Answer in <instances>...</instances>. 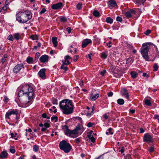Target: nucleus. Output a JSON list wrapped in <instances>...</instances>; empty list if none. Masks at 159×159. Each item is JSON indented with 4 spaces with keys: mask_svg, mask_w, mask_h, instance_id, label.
Segmentation results:
<instances>
[{
    "mask_svg": "<svg viewBox=\"0 0 159 159\" xmlns=\"http://www.w3.org/2000/svg\"><path fill=\"white\" fill-rule=\"evenodd\" d=\"M17 134V133H16L15 134H15H14L12 133H11V138H14V137H15L16 136Z\"/></svg>",
    "mask_w": 159,
    "mask_h": 159,
    "instance_id": "58",
    "label": "nucleus"
},
{
    "mask_svg": "<svg viewBox=\"0 0 159 159\" xmlns=\"http://www.w3.org/2000/svg\"><path fill=\"white\" fill-rule=\"evenodd\" d=\"M63 129L66 135L71 137H74L73 135L78 134V132H77L75 129L72 130H70L68 129V127L66 125H65L63 126Z\"/></svg>",
    "mask_w": 159,
    "mask_h": 159,
    "instance_id": "5",
    "label": "nucleus"
},
{
    "mask_svg": "<svg viewBox=\"0 0 159 159\" xmlns=\"http://www.w3.org/2000/svg\"><path fill=\"white\" fill-rule=\"evenodd\" d=\"M60 108L62 110L63 113L69 115L72 113L74 109V105L71 100L66 99L61 101L60 103Z\"/></svg>",
    "mask_w": 159,
    "mask_h": 159,
    "instance_id": "1",
    "label": "nucleus"
},
{
    "mask_svg": "<svg viewBox=\"0 0 159 159\" xmlns=\"http://www.w3.org/2000/svg\"><path fill=\"white\" fill-rule=\"evenodd\" d=\"M44 126L45 128H48L50 126V125L47 123L44 124Z\"/></svg>",
    "mask_w": 159,
    "mask_h": 159,
    "instance_id": "55",
    "label": "nucleus"
},
{
    "mask_svg": "<svg viewBox=\"0 0 159 159\" xmlns=\"http://www.w3.org/2000/svg\"><path fill=\"white\" fill-rule=\"evenodd\" d=\"M59 147L61 149L63 150L66 153L70 152L72 148L70 144L65 140H63L60 142Z\"/></svg>",
    "mask_w": 159,
    "mask_h": 159,
    "instance_id": "4",
    "label": "nucleus"
},
{
    "mask_svg": "<svg viewBox=\"0 0 159 159\" xmlns=\"http://www.w3.org/2000/svg\"><path fill=\"white\" fill-rule=\"evenodd\" d=\"M14 38L16 40H19L20 38V34L19 33H15L13 35Z\"/></svg>",
    "mask_w": 159,
    "mask_h": 159,
    "instance_id": "21",
    "label": "nucleus"
},
{
    "mask_svg": "<svg viewBox=\"0 0 159 159\" xmlns=\"http://www.w3.org/2000/svg\"><path fill=\"white\" fill-rule=\"evenodd\" d=\"M46 11V9L44 8H43L42 10L40 12V13L42 14L43 13H44Z\"/></svg>",
    "mask_w": 159,
    "mask_h": 159,
    "instance_id": "56",
    "label": "nucleus"
},
{
    "mask_svg": "<svg viewBox=\"0 0 159 159\" xmlns=\"http://www.w3.org/2000/svg\"><path fill=\"white\" fill-rule=\"evenodd\" d=\"M121 95L125 97L127 99H129V95L127 90L125 89H122L121 90Z\"/></svg>",
    "mask_w": 159,
    "mask_h": 159,
    "instance_id": "11",
    "label": "nucleus"
},
{
    "mask_svg": "<svg viewBox=\"0 0 159 159\" xmlns=\"http://www.w3.org/2000/svg\"><path fill=\"white\" fill-rule=\"evenodd\" d=\"M91 141L93 142V143H94L95 142V139H94V137L92 138L91 139H90Z\"/></svg>",
    "mask_w": 159,
    "mask_h": 159,
    "instance_id": "62",
    "label": "nucleus"
},
{
    "mask_svg": "<svg viewBox=\"0 0 159 159\" xmlns=\"http://www.w3.org/2000/svg\"><path fill=\"white\" fill-rule=\"evenodd\" d=\"M10 151L11 153H14L15 152V150L12 147H11L10 149Z\"/></svg>",
    "mask_w": 159,
    "mask_h": 159,
    "instance_id": "44",
    "label": "nucleus"
},
{
    "mask_svg": "<svg viewBox=\"0 0 159 159\" xmlns=\"http://www.w3.org/2000/svg\"><path fill=\"white\" fill-rule=\"evenodd\" d=\"M131 77L133 78L134 79L136 77L137 74L136 72L133 71L131 73Z\"/></svg>",
    "mask_w": 159,
    "mask_h": 159,
    "instance_id": "26",
    "label": "nucleus"
},
{
    "mask_svg": "<svg viewBox=\"0 0 159 159\" xmlns=\"http://www.w3.org/2000/svg\"><path fill=\"white\" fill-rule=\"evenodd\" d=\"M7 153L6 151L2 152L0 154V158H4L7 157Z\"/></svg>",
    "mask_w": 159,
    "mask_h": 159,
    "instance_id": "18",
    "label": "nucleus"
},
{
    "mask_svg": "<svg viewBox=\"0 0 159 159\" xmlns=\"http://www.w3.org/2000/svg\"><path fill=\"white\" fill-rule=\"evenodd\" d=\"M76 7L79 10L81 9L82 7V4L79 3L77 4L76 6Z\"/></svg>",
    "mask_w": 159,
    "mask_h": 159,
    "instance_id": "50",
    "label": "nucleus"
},
{
    "mask_svg": "<svg viewBox=\"0 0 159 159\" xmlns=\"http://www.w3.org/2000/svg\"><path fill=\"white\" fill-rule=\"evenodd\" d=\"M78 56L76 55L74 57L73 60V61L75 62L77 60L78 58Z\"/></svg>",
    "mask_w": 159,
    "mask_h": 159,
    "instance_id": "48",
    "label": "nucleus"
},
{
    "mask_svg": "<svg viewBox=\"0 0 159 159\" xmlns=\"http://www.w3.org/2000/svg\"><path fill=\"white\" fill-rule=\"evenodd\" d=\"M30 13V11L27 12H20L16 15V20L20 23H25L31 18Z\"/></svg>",
    "mask_w": 159,
    "mask_h": 159,
    "instance_id": "3",
    "label": "nucleus"
},
{
    "mask_svg": "<svg viewBox=\"0 0 159 159\" xmlns=\"http://www.w3.org/2000/svg\"><path fill=\"white\" fill-rule=\"evenodd\" d=\"M30 38L34 40L37 39L38 37L37 35H32L30 36Z\"/></svg>",
    "mask_w": 159,
    "mask_h": 159,
    "instance_id": "46",
    "label": "nucleus"
},
{
    "mask_svg": "<svg viewBox=\"0 0 159 159\" xmlns=\"http://www.w3.org/2000/svg\"><path fill=\"white\" fill-rule=\"evenodd\" d=\"M27 62L29 64L32 63L33 62V58L32 57H28L27 58Z\"/></svg>",
    "mask_w": 159,
    "mask_h": 159,
    "instance_id": "22",
    "label": "nucleus"
},
{
    "mask_svg": "<svg viewBox=\"0 0 159 159\" xmlns=\"http://www.w3.org/2000/svg\"><path fill=\"white\" fill-rule=\"evenodd\" d=\"M153 46L156 47L155 45L151 43H145L142 44L140 49V52L142 56L145 61H149V58L148 55V52L150 48L151 47H152Z\"/></svg>",
    "mask_w": 159,
    "mask_h": 159,
    "instance_id": "2",
    "label": "nucleus"
},
{
    "mask_svg": "<svg viewBox=\"0 0 159 159\" xmlns=\"http://www.w3.org/2000/svg\"><path fill=\"white\" fill-rule=\"evenodd\" d=\"M93 14L94 16L98 17L99 16L100 13L97 10H94L93 13Z\"/></svg>",
    "mask_w": 159,
    "mask_h": 159,
    "instance_id": "28",
    "label": "nucleus"
},
{
    "mask_svg": "<svg viewBox=\"0 0 159 159\" xmlns=\"http://www.w3.org/2000/svg\"><path fill=\"white\" fill-rule=\"evenodd\" d=\"M145 103L146 105L148 106H150L151 105V103L150 100L148 99H146L145 100Z\"/></svg>",
    "mask_w": 159,
    "mask_h": 159,
    "instance_id": "33",
    "label": "nucleus"
},
{
    "mask_svg": "<svg viewBox=\"0 0 159 159\" xmlns=\"http://www.w3.org/2000/svg\"><path fill=\"white\" fill-rule=\"evenodd\" d=\"M67 30L68 33L69 34L71 32V28L70 27H68L67 28Z\"/></svg>",
    "mask_w": 159,
    "mask_h": 159,
    "instance_id": "60",
    "label": "nucleus"
},
{
    "mask_svg": "<svg viewBox=\"0 0 159 159\" xmlns=\"http://www.w3.org/2000/svg\"><path fill=\"white\" fill-rule=\"evenodd\" d=\"M7 54H5L4 55L3 57H2V64H3L5 62L6 60V58H7Z\"/></svg>",
    "mask_w": 159,
    "mask_h": 159,
    "instance_id": "29",
    "label": "nucleus"
},
{
    "mask_svg": "<svg viewBox=\"0 0 159 159\" xmlns=\"http://www.w3.org/2000/svg\"><path fill=\"white\" fill-rule=\"evenodd\" d=\"M8 40H9L11 41H13V36L12 35H9L7 38Z\"/></svg>",
    "mask_w": 159,
    "mask_h": 159,
    "instance_id": "41",
    "label": "nucleus"
},
{
    "mask_svg": "<svg viewBox=\"0 0 159 159\" xmlns=\"http://www.w3.org/2000/svg\"><path fill=\"white\" fill-rule=\"evenodd\" d=\"M150 152H153L154 150V147H151L148 149Z\"/></svg>",
    "mask_w": 159,
    "mask_h": 159,
    "instance_id": "54",
    "label": "nucleus"
},
{
    "mask_svg": "<svg viewBox=\"0 0 159 159\" xmlns=\"http://www.w3.org/2000/svg\"><path fill=\"white\" fill-rule=\"evenodd\" d=\"M92 42V40L89 39H85L82 42V47L84 48L87 45Z\"/></svg>",
    "mask_w": 159,
    "mask_h": 159,
    "instance_id": "10",
    "label": "nucleus"
},
{
    "mask_svg": "<svg viewBox=\"0 0 159 159\" xmlns=\"http://www.w3.org/2000/svg\"><path fill=\"white\" fill-rule=\"evenodd\" d=\"M31 89V88L29 87L28 86H24L23 87L22 89V90H20L18 93V96L19 97L22 96L24 94L25 95V93H27V91L29 89Z\"/></svg>",
    "mask_w": 159,
    "mask_h": 159,
    "instance_id": "7",
    "label": "nucleus"
},
{
    "mask_svg": "<svg viewBox=\"0 0 159 159\" xmlns=\"http://www.w3.org/2000/svg\"><path fill=\"white\" fill-rule=\"evenodd\" d=\"M116 20L118 21L121 22L122 21V19L121 17L118 16L116 17Z\"/></svg>",
    "mask_w": 159,
    "mask_h": 159,
    "instance_id": "45",
    "label": "nucleus"
},
{
    "mask_svg": "<svg viewBox=\"0 0 159 159\" xmlns=\"http://www.w3.org/2000/svg\"><path fill=\"white\" fill-rule=\"evenodd\" d=\"M113 95V93L112 92H111L108 93L107 95L108 97H111Z\"/></svg>",
    "mask_w": 159,
    "mask_h": 159,
    "instance_id": "57",
    "label": "nucleus"
},
{
    "mask_svg": "<svg viewBox=\"0 0 159 159\" xmlns=\"http://www.w3.org/2000/svg\"><path fill=\"white\" fill-rule=\"evenodd\" d=\"M57 38L56 37H53L52 38V41L54 47H56L57 45Z\"/></svg>",
    "mask_w": 159,
    "mask_h": 159,
    "instance_id": "17",
    "label": "nucleus"
},
{
    "mask_svg": "<svg viewBox=\"0 0 159 159\" xmlns=\"http://www.w3.org/2000/svg\"><path fill=\"white\" fill-rule=\"evenodd\" d=\"M64 65L65 64H64L63 65H62L61 67V69L64 70H65V71H66V70H67L68 69V67L67 66H65Z\"/></svg>",
    "mask_w": 159,
    "mask_h": 159,
    "instance_id": "38",
    "label": "nucleus"
},
{
    "mask_svg": "<svg viewBox=\"0 0 159 159\" xmlns=\"http://www.w3.org/2000/svg\"><path fill=\"white\" fill-rule=\"evenodd\" d=\"M99 95L98 93L96 94L91 93L90 97V99L92 101H95L99 97Z\"/></svg>",
    "mask_w": 159,
    "mask_h": 159,
    "instance_id": "15",
    "label": "nucleus"
},
{
    "mask_svg": "<svg viewBox=\"0 0 159 159\" xmlns=\"http://www.w3.org/2000/svg\"><path fill=\"white\" fill-rule=\"evenodd\" d=\"M152 136L148 134H145L144 136L143 140L144 142L147 143L151 142L153 141Z\"/></svg>",
    "mask_w": 159,
    "mask_h": 159,
    "instance_id": "9",
    "label": "nucleus"
},
{
    "mask_svg": "<svg viewBox=\"0 0 159 159\" xmlns=\"http://www.w3.org/2000/svg\"><path fill=\"white\" fill-rule=\"evenodd\" d=\"M94 106H93V107H92V110L91 112L90 113H88L87 114V115L88 116H90V115H92L93 113V112L94 111Z\"/></svg>",
    "mask_w": 159,
    "mask_h": 159,
    "instance_id": "43",
    "label": "nucleus"
},
{
    "mask_svg": "<svg viewBox=\"0 0 159 159\" xmlns=\"http://www.w3.org/2000/svg\"><path fill=\"white\" fill-rule=\"evenodd\" d=\"M101 57L103 59H106L107 56V52L105 51L102 52L101 53Z\"/></svg>",
    "mask_w": 159,
    "mask_h": 159,
    "instance_id": "19",
    "label": "nucleus"
},
{
    "mask_svg": "<svg viewBox=\"0 0 159 159\" xmlns=\"http://www.w3.org/2000/svg\"><path fill=\"white\" fill-rule=\"evenodd\" d=\"M106 21L107 23L110 24L112 23L113 22V19L110 17H107L106 18Z\"/></svg>",
    "mask_w": 159,
    "mask_h": 159,
    "instance_id": "24",
    "label": "nucleus"
},
{
    "mask_svg": "<svg viewBox=\"0 0 159 159\" xmlns=\"http://www.w3.org/2000/svg\"><path fill=\"white\" fill-rule=\"evenodd\" d=\"M39 149V146L36 145H34L33 147V150L35 152H37Z\"/></svg>",
    "mask_w": 159,
    "mask_h": 159,
    "instance_id": "36",
    "label": "nucleus"
},
{
    "mask_svg": "<svg viewBox=\"0 0 159 159\" xmlns=\"http://www.w3.org/2000/svg\"><path fill=\"white\" fill-rule=\"evenodd\" d=\"M93 123L91 122H89L87 124V126L88 127H90L92 126Z\"/></svg>",
    "mask_w": 159,
    "mask_h": 159,
    "instance_id": "59",
    "label": "nucleus"
},
{
    "mask_svg": "<svg viewBox=\"0 0 159 159\" xmlns=\"http://www.w3.org/2000/svg\"><path fill=\"white\" fill-rule=\"evenodd\" d=\"M39 59L41 62L45 63L48 61V56L46 55H43L40 57Z\"/></svg>",
    "mask_w": 159,
    "mask_h": 159,
    "instance_id": "14",
    "label": "nucleus"
},
{
    "mask_svg": "<svg viewBox=\"0 0 159 159\" xmlns=\"http://www.w3.org/2000/svg\"><path fill=\"white\" fill-rule=\"evenodd\" d=\"M3 100L5 102L7 103L8 102V98L7 96H5L4 97V99Z\"/></svg>",
    "mask_w": 159,
    "mask_h": 159,
    "instance_id": "52",
    "label": "nucleus"
},
{
    "mask_svg": "<svg viewBox=\"0 0 159 159\" xmlns=\"http://www.w3.org/2000/svg\"><path fill=\"white\" fill-rule=\"evenodd\" d=\"M70 64V62L68 60V59H66V58H65V61L64 62V64L66 65H68Z\"/></svg>",
    "mask_w": 159,
    "mask_h": 159,
    "instance_id": "47",
    "label": "nucleus"
},
{
    "mask_svg": "<svg viewBox=\"0 0 159 159\" xmlns=\"http://www.w3.org/2000/svg\"><path fill=\"white\" fill-rule=\"evenodd\" d=\"M52 103L53 104H57V100L54 98H52Z\"/></svg>",
    "mask_w": 159,
    "mask_h": 159,
    "instance_id": "32",
    "label": "nucleus"
},
{
    "mask_svg": "<svg viewBox=\"0 0 159 159\" xmlns=\"http://www.w3.org/2000/svg\"><path fill=\"white\" fill-rule=\"evenodd\" d=\"M112 129H112L111 128H109L107 130V131H108V132L107 131L106 133V134H107V135H108V134H110L111 135L113 134V132H111V130Z\"/></svg>",
    "mask_w": 159,
    "mask_h": 159,
    "instance_id": "25",
    "label": "nucleus"
},
{
    "mask_svg": "<svg viewBox=\"0 0 159 159\" xmlns=\"http://www.w3.org/2000/svg\"><path fill=\"white\" fill-rule=\"evenodd\" d=\"M60 20L61 21L65 22L67 21V18L61 16L60 18Z\"/></svg>",
    "mask_w": 159,
    "mask_h": 159,
    "instance_id": "31",
    "label": "nucleus"
},
{
    "mask_svg": "<svg viewBox=\"0 0 159 159\" xmlns=\"http://www.w3.org/2000/svg\"><path fill=\"white\" fill-rule=\"evenodd\" d=\"M1 9L3 11V13H5V11L7 9V7L6 6H4L1 8Z\"/></svg>",
    "mask_w": 159,
    "mask_h": 159,
    "instance_id": "53",
    "label": "nucleus"
},
{
    "mask_svg": "<svg viewBox=\"0 0 159 159\" xmlns=\"http://www.w3.org/2000/svg\"><path fill=\"white\" fill-rule=\"evenodd\" d=\"M11 113L10 111V112H7L6 115V119H10L9 116H11Z\"/></svg>",
    "mask_w": 159,
    "mask_h": 159,
    "instance_id": "39",
    "label": "nucleus"
},
{
    "mask_svg": "<svg viewBox=\"0 0 159 159\" xmlns=\"http://www.w3.org/2000/svg\"><path fill=\"white\" fill-rule=\"evenodd\" d=\"M117 103L120 105H122L124 103V101L123 99H118L117 100Z\"/></svg>",
    "mask_w": 159,
    "mask_h": 159,
    "instance_id": "20",
    "label": "nucleus"
},
{
    "mask_svg": "<svg viewBox=\"0 0 159 159\" xmlns=\"http://www.w3.org/2000/svg\"><path fill=\"white\" fill-rule=\"evenodd\" d=\"M11 114L17 115L18 114V110L16 109L15 110H11Z\"/></svg>",
    "mask_w": 159,
    "mask_h": 159,
    "instance_id": "27",
    "label": "nucleus"
},
{
    "mask_svg": "<svg viewBox=\"0 0 159 159\" xmlns=\"http://www.w3.org/2000/svg\"><path fill=\"white\" fill-rule=\"evenodd\" d=\"M136 4H139L142 3H144L146 1V0H135Z\"/></svg>",
    "mask_w": 159,
    "mask_h": 159,
    "instance_id": "30",
    "label": "nucleus"
},
{
    "mask_svg": "<svg viewBox=\"0 0 159 159\" xmlns=\"http://www.w3.org/2000/svg\"><path fill=\"white\" fill-rule=\"evenodd\" d=\"M132 60V58L131 57H129L126 60V63L127 64H129L131 61Z\"/></svg>",
    "mask_w": 159,
    "mask_h": 159,
    "instance_id": "42",
    "label": "nucleus"
},
{
    "mask_svg": "<svg viewBox=\"0 0 159 159\" xmlns=\"http://www.w3.org/2000/svg\"><path fill=\"white\" fill-rule=\"evenodd\" d=\"M46 69H42L38 72V75L39 77L42 79L45 78V71Z\"/></svg>",
    "mask_w": 159,
    "mask_h": 159,
    "instance_id": "13",
    "label": "nucleus"
},
{
    "mask_svg": "<svg viewBox=\"0 0 159 159\" xmlns=\"http://www.w3.org/2000/svg\"><path fill=\"white\" fill-rule=\"evenodd\" d=\"M80 129V123L78 124L77 125L76 127L74 129L77 132Z\"/></svg>",
    "mask_w": 159,
    "mask_h": 159,
    "instance_id": "37",
    "label": "nucleus"
},
{
    "mask_svg": "<svg viewBox=\"0 0 159 159\" xmlns=\"http://www.w3.org/2000/svg\"><path fill=\"white\" fill-rule=\"evenodd\" d=\"M106 72V70H104L100 72L101 75L103 76L105 74Z\"/></svg>",
    "mask_w": 159,
    "mask_h": 159,
    "instance_id": "51",
    "label": "nucleus"
},
{
    "mask_svg": "<svg viewBox=\"0 0 159 159\" xmlns=\"http://www.w3.org/2000/svg\"><path fill=\"white\" fill-rule=\"evenodd\" d=\"M108 6L110 8L115 7L117 5L116 2L114 0H111L108 2Z\"/></svg>",
    "mask_w": 159,
    "mask_h": 159,
    "instance_id": "16",
    "label": "nucleus"
},
{
    "mask_svg": "<svg viewBox=\"0 0 159 159\" xmlns=\"http://www.w3.org/2000/svg\"><path fill=\"white\" fill-rule=\"evenodd\" d=\"M24 67V65L23 64H20L16 65L13 69V71L15 73L19 72L21 69Z\"/></svg>",
    "mask_w": 159,
    "mask_h": 159,
    "instance_id": "8",
    "label": "nucleus"
},
{
    "mask_svg": "<svg viewBox=\"0 0 159 159\" xmlns=\"http://www.w3.org/2000/svg\"><path fill=\"white\" fill-rule=\"evenodd\" d=\"M25 86H28L29 87L31 88V89H29L27 91V93H25V96L28 98L29 101L27 102H28L31 101L34 98V90L32 87L29 85H25ZM23 103L25 104L27 103V102H23Z\"/></svg>",
    "mask_w": 159,
    "mask_h": 159,
    "instance_id": "6",
    "label": "nucleus"
},
{
    "mask_svg": "<svg viewBox=\"0 0 159 159\" xmlns=\"http://www.w3.org/2000/svg\"><path fill=\"white\" fill-rule=\"evenodd\" d=\"M75 141L76 143H79L80 142V139L79 138L76 139L75 140Z\"/></svg>",
    "mask_w": 159,
    "mask_h": 159,
    "instance_id": "61",
    "label": "nucleus"
},
{
    "mask_svg": "<svg viewBox=\"0 0 159 159\" xmlns=\"http://www.w3.org/2000/svg\"><path fill=\"white\" fill-rule=\"evenodd\" d=\"M119 152H120L121 153H122L124 152V148L123 147L119 151Z\"/></svg>",
    "mask_w": 159,
    "mask_h": 159,
    "instance_id": "63",
    "label": "nucleus"
},
{
    "mask_svg": "<svg viewBox=\"0 0 159 159\" xmlns=\"http://www.w3.org/2000/svg\"><path fill=\"white\" fill-rule=\"evenodd\" d=\"M151 32V30H147L145 32H144L145 34L146 35H148Z\"/></svg>",
    "mask_w": 159,
    "mask_h": 159,
    "instance_id": "49",
    "label": "nucleus"
},
{
    "mask_svg": "<svg viewBox=\"0 0 159 159\" xmlns=\"http://www.w3.org/2000/svg\"><path fill=\"white\" fill-rule=\"evenodd\" d=\"M42 116L43 118H46L47 117V115L46 113H43L42 114Z\"/></svg>",
    "mask_w": 159,
    "mask_h": 159,
    "instance_id": "64",
    "label": "nucleus"
},
{
    "mask_svg": "<svg viewBox=\"0 0 159 159\" xmlns=\"http://www.w3.org/2000/svg\"><path fill=\"white\" fill-rule=\"evenodd\" d=\"M62 6V4L61 2H58L52 5L51 8L54 10L58 9L61 8Z\"/></svg>",
    "mask_w": 159,
    "mask_h": 159,
    "instance_id": "12",
    "label": "nucleus"
},
{
    "mask_svg": "<svg viewBox=\"0 0 159 159\" xmlns=\"http://www.w3.org/2000/svg\"><path fill=\"white\" fill-rule=\"evenodd\" d=\"M125 15L127 18H129L131 17L132 16L130 12L129 11L126 12L125 13Z\"/></svg>",
    "mask_w": 159,
    "mask_h": 159,
    "instance_id": "40",
    "label": "nucleus"
},
{
    "mask_svg": "<svg viewBox=\"0 0 159 159\" xmlns=\"http://www.w3.org/2000/svg\"><path fill=\"white\" fill-rule=\"evenodd\" d=\"M153 70L154 71H157L158 68V66L157 65V64L156 63H155L154 64L153 66Z\"/></svg>",
    "mask_w": 159,
    "mask_h": 159,
    "instance_id": "35",
    "label": "nucleus"
},
{
    "mask_svg": "<svg viewBox=\"0 0 159 159\" xmlns=\"http://www.w3.org/2000/svg\"><path fill=\"white\" fill-rule=\"evenodd\" d=\"M57 117L56 116H52L51 118V120L55 122L57 121Z\"/></svg>",
    "mask_w": 159,
    "mask_h": 159,
    "instance_id": "34",
    "label": "nucleus"
},
{
    "mask_svg": "<svg viewBox=\"0 0 159 159\" xmlns=\"http://www.w3.org/2000/svg\"><path fill=\"white\" fill-rule=\"evenodd\" d=\"M40 53L38 52H37L36 53L35 57V59L34 60V61L35 62H37L38 61V59L39 58V57H40Z\"/></svg>",
    "mask_w": 159,
    "mask_h": 159,
    "instance_id": "23",
    "label": "nucleus"
}]
</instances>
